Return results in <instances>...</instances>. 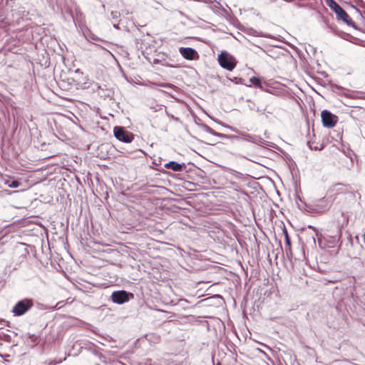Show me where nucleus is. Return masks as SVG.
<instances>
[{
    "instance_id": "nucleus-10",
    "label": "nucleus",
    "mask_w": 365,
    "mask_h": 365,
    "mask_svg": "<svg viewBox=\"0 0 365 365\" xmlns=\"http://www.w3.org/2000/svg\"><path fill=\"white\" fill-rule=\"evenodd\" d=\"M210 9L214 13L223 17L230 16L229 10L222 7L220 2L215 0L214 2L210 5Z\"/></svg>"
},
{
    "instance_id": "nucleus-26",
    "label": "nucleus",
    "mask_w": 365,
    "mask_h": 365,
    "mask_svg": "<svg viewBox=\"0 0 365 365\" xmlns=\"http://www.w3.org/2000/svg\"><path fill=\"white\" fill-rule=\"evenodd\" d=\"M186 302V300H184V299H180V302Z\"/></svg>"
},
{
    "instance_id": "nucleus-11",
    "label": "nucleus",
    "mask_w": 365,
    "mask_h": 365,
    "mask_svg": "<svg viewBox=\"0 0 365 365\" xmlns=\"http://www.w3.org/2000/svg\"><path fill=\"white\" fill-rule=\"evenodd\" d=\"M71 17L73 19V23L76 26L81 27L84 24V16L83 13L78 10V9H75V13H71Z\"/></svg>"
},
{
    "instance_id": "nucleus-8",
    "label": "nucleus",
    "mask_w": 365,
    "mask_h": 365,
    "mask_svg": "<svg viewBox=\"0 0 365 365\" xmlns=\"http://www.w3.org/2000/svg\"><path fill=\"white\" fill-rule=\"evenodd\" d=\"M232 130L234 132H235L236 133H238V134L241 135L242 136H243L244 140L247 142H251V143H253L255 144L259 145H263L264 144H265L266 141L262 138H261L259 136L252 135H250V134H247L245 133L240 132L237 129H235V128H232Z\"/></svg>"
},
{
    "instance_id": "nucleus-24",
    "label": "nucleus",
    "mask_w": 365,
    "mask_h": 365,
    "mask_svg": "<svg viewBox=\"0 0 365 365\" xmlns=\"http://www.w3.org/2000/svg\"><path fill=\"white\" fill-rule=\"evenodd\" d=\"M308 227H309V229L313 230L314 231V232H315V235H316V236L317 235V230H316V228H315L314 227H313V226H312V225H309V226H308Z\"/></svg>"
},
{
    "instance_id": "nucleus-5",
    "label": "nucleus",
    "mask_w": 365,
    "mask_h": 365,
    "mask_svg": "<svg viewBox=\"0 0 365 365\" xmlns=\"http://www.w3.org/2000/svg\"><path fill=\"white\" fill-rule=\"evenodd\" d=\"M133 294L125 290H118L114 291L111 296L110 299L112 302L117 304H123L130 299L133 298Z\"/></svg>"
},
{
    "instance_id": "nucleus-2",
    "label": "nucleus",
    "mask_w": 365,
    "mask_h": 365,
    "mask_svg": "<svg viewBox=\"0 0 365 365\" xmlns=\"http://www.w3.org/2000/svg\"><path fill=\"white\" fill-rule=\"evenodd\" d=\"M325 3L336 13L337 19L342 20L348 26L355 27V23L349 17L348 14L334 0H325Z\"/></svg>"
},
{
    "instance_id": "nucleus-22",
    "label": "nucleus",
    "mask_w": 365,
    "mask_h": 365,
    "mask_svg": "<svg viewBox=\"0 0 365 365\" xmlns=\"http://www.w3.org/2000/svg\"><path fill=\"white\" fill-rule=\"evenodd\" d=\"M210 134L213 135L215 136H219V137H222V134H220L219 133L215 132L213 129H212V133H211Z\"/></svg>"
},
{
    "instance_id": "nucleus-6",
    "label": "nucleus",
    "mask_w": 365,
    "mask_h": 365,
    "mask_svg": "<svg viewBox=\"0 0 365 365\" xmlns=\"http://www.w3.org/2000/svg\"><path fill=\"white\" fill-rule=\"evenodd\" d=\"M113 134L118 140L126 143H131L134 139V135L121 126H115Z\"/></svg>"
},
{
    "instance_id": "nucleus-17",
    "label": "nucleus",
    "mask_w": 365,
    "mask_h": 365,
    "mask_svg": "<svg viewBox=\"0 0 365 365\" xmlns=\"http://www.w3.org/2000/svg\"><path fill=\"white\" fill-rule=\"evenodd\" d=\"M20 185V182L17 180H12L9 184V187H14V188H16V187H18Z\"/></svg>"
},
{
    "instance_id": "nucleus-3",
    "label": "nucleus",
    "mask_w": 365,
    "mask_h": 365,
    "mask_svg": "<svg viewBox=\"0 0 365 365\" xmlns=\"http://www.w3.org/2000/svg\"><path fill=\"white\" fill-rule=\"evenodd\" d=\"M34 305V299L24 298L18 301L11 309L14 317H21L28 312Z\"/></svg>"
},
{
    "instance_id": "nucleus-7",
    "label": "nucleus",
    "mask_w": 365,
    "mask_h": 365,
    "mask_svg": "<svg viewBox=\"0 0 365 365\" xmlns=\"http://www.w3.org/2000/svg\"><path fill=\"white\" fill-rule=\"evenodd\" d=\"M323 125L327 128H332L337 123L338 118L327 110H324L321 113Z\"/></svg>"
},
{
    "instance_id": "nucleus-23",
    "label": "nucleus",
    "mask_w": 365,
    "mask_h": 365,
    "mask_svg": "<svg viewBox=\"0 0 365 365\" xmlns=\"http://www.w3.org/2000/svg\"><path fill=\"white\" fill-rule=\"evenodd\" d=\"M283 234L284 235V238L287 237V236H289V234H288V232L287 230V229L285 228V227H284L283 228Z\"/></svg>"
},
{
    "instance_id": "nucleus-1",
    "label": "nucleus",
    "mask_w": 365,
    "mask_h": 365,
    "mask_svg": "<svg viewBox=\"0 0 365 365\" xmlns=\"http://www.w3.org/2000/svg\"><path fill=\"white\" fill-rule=\"evenodd\" d=\"M348 192L346 185L341 183H336L330 187L327 191V196L321 198L320 202H326L325 207H330L336 196L340 194H345Z\"/></svg>"
},
{
    "instance_id": "nucleus-12",
    "label": "nucleus",
    "mask_w": 365,
    "mask_h": 365,
    "mask_svg": "<svg viewBox=\"0 0 365 365\" xmlns=\"http://www.w3.org/2000/svg\"><path fill=\"white\" fill-rule=\"evenodd\" d=\"M167 169H170L174 172H180L185 168V163H179L176 161H170L164 165Z\"/></svg>"
},
{
    "instance_id": "nucleus-28",
    "label": "nucleus",
    "mask_w": 365,
    "mask_h": 365,
    "mask_svg": "<svg viewBox=\"0 0 365 365\" xmlns=\"http://www.w3.org/2000/svg\"><path fill=\"white\" fill-rule=\"evenodd\" d=\"M9 0H6V4H9Z\"/></svg>"
},
{
    "instance_id": "nucleus-9",
    "label": "nucleus",
    "mask_w": 365,
    "mask_h": 365,
    "mask_svg": "<svg viewBox=\"0 0 365 365\" xmlns=\"http://www.w3.org/2000/svg\"><path fill=\"white\" fill-rule=\"evenodd\" d=\"M179 52L186 60L192 61L199 58L197 51L190 47H180Z\"/></svg>"
},
{
    "instance_id": "nucleus-18",
    "label": "nucleus",
    "mask_w": 365,
    "mask_h": 365,
    "mask_svg": "<svg viewBox=\"0 0 365 365\" xmlns=\"http://www.w3.org/2000/svg\"><path fill=\"white\" fill-rule=\"evenodd\" d=\"M202 129L205 132H206L207 133L210 134L211 133H212V128H211L210 126H208L207 125H203Z\"/></svg>"
},
{
    "instance_id": "nucleus-13",
    "label": "nucleus",
    "mask_w": 365,
    "mask_h": 365,
    "mask_svg": "<svg viewBox=\"0 0 365 365\" xmlns=\"http://www.w3.org/2000/svg\"><path fill=\"white\" fill-rule=\"evenodd\" d=\"M250 83L257 88H259L262 90H263V86L261 83V80L259 78L253 76L250 79Z\"/></svg>"
},
{
    "instance_id": "nucleus-25",
    "label": "nucleus",
    "mask_w": 365,
    "mask_h": 365,
    "mask_svg": "<svg viewBox=\"0 0 365 365\" xmlns=\"http://www.w3.org/2000/svg\"><path fill=\"white\" fill-rule=\"evenodd\" d=\"M312 238L313 240V242H315V237H314V236H312Z\"/></svg>"
},
{
    "instance_id": "nucleus-14",
    "label": "nucleus",
    "mask_w": 365,
    "mask_h": 365,
    "mask_svg": "<svg viewBox=\"0 0 365 365\" xmlns=\"http://www.w3.org/2000/svg\"><path fill=\"white\" fill-rule=\"evenodd\" d=\"M321 199H319L315 202V207L316 208L319 210L320 212H325L328 210L330 207H326V202H320Z\"/></svg>"
},
{
    "instance_id": "nucleus-30",
    "label": "nucleus",
    "mask_w": 365,
    "mask_h": 365,
    "mask_svg": "<svg viewBox=\"0 0 365 365\" xmlns=\"http://www.w3.org/2000/svg\"><path fill=\"white\" fill-rule=\"evenodd\" d=\"M286 1H291V0H285Z\"/></svg>"
},
{
    "instance_id": "nucleus-21",
    "label": "nucleus",
    "mask_w": 365,
    "mask_h": 365,
    "mask_svg": "<svg viewBox=\"0 0 365 365\" xmlns=\"http://www.w3.org/2000/svg\"><path fill=\"white\" fill-rule=\"evenodd\" d=\"M248 106L250 110H256V111L259 110L258 109H255V105L254 103H250Z\"/></svg>"
},
{
    "instance_id": "nucleus-19",
    "label": "nucleus",
    "mask_w": 365,
    "mask_h": 365,
    "mask_svg": "<svg viewBox=\"0 0 365 365\" xmlns=\"http://www.w3.org/2000/svg\"><path fill=\"white\" fill-rule=\"evenodd\" d=\"M285 252H286L287 257H289V255H292L291 247H287V245H285Z\"/></svg>"
},
{
    "instance_id": "nucleus-20",
    "label": "nucleus",
    "mask_w": 365,
    "mask_h": 365,
    "mask_svg": "<svg viewBox=\"0 0 365 365\" xmlns=\"http://www.w3.org/2000/svg\"><path fill=\"white\" fill-rule=\"evenodd\" d=\"M285 244H286L287 247H291V240L289 238V236H287L285 237Z\"/></svg>"
},
{
    "instance_id": "nucleus-4",
    "label": "nucleus",
    "mask_w": 365,
    "mask_h": 365,
    "mask_svg": "<svg viewBox=\"0 0 365 365\" xmlns=\"http://www.w3.org/2000/svg\"><path fill=\"white\" fill-rule=\"evenodd\" d=\"M217 60L222 68L230 71L235 68L237 64L235 57L225 51L219 54Z\"/></svg>"
},
{
    "instance_id": "nucleus-16",
    "label": "nucleus",
    "mask_w": 365,
    "mask_h": 365,
    "mask_svg": "<svg viewBox=\"0 0 365 365\" xmlns=\"http://www.w3.org/2000/svg\"><path fill=\"white\" fill-rule=\"evenodd\" d=\"M307 145L309 146V148L311 149V150H320L322 149H323V146L322 145H320L319 146H318L317 145H314L312 142L309 141L307 143Z\"/></svg>"
},
{
    "instance_id": "nucleus-29",
    "label": "nucleus",
    "mask_w": 365,
    "mask_h": 365,
    "mask_svg": "<svg viewBox=\"0 0 365 365\" xmlns=\"http://www.w3.org/2000/svg\"><path fill=\"white\" fill-rule=\"evenodd\" d=\"M364 242H365V233L364 234Z\"/></svg>"
},
{
    "instance_id": "nucleus-15",
    "label": "nucleus",
    "mask_w": 365,
    "mask_h": 365,
    "mask_svg": "<svg viewBox=\"0 0 365 365\" xmlns=\"http://www.w3.org/2000/svg\"><path fill=\"white\" fill-rule=\"evenodd\" d=\"M159 86L162 88H171L174 91H176L178 89V87L173 84L168 83H161L158 84Z\"/></svg>"
},
{
    "instance_id": "nucleus-27",
    "label": "nucleus",
    "mask_w": 365,
    "mask_h": 365,
    "mask_svg": "<svg viewBox=\"0 0 365 365\" xmlns=\"http://www.w3.org/2000/svg\"><path fill=\"white\" fill-rule=\"evenodd\" d=\"M255 34H256V31H253V34L256 35Z\"/></svg>"
}]
</instances>
